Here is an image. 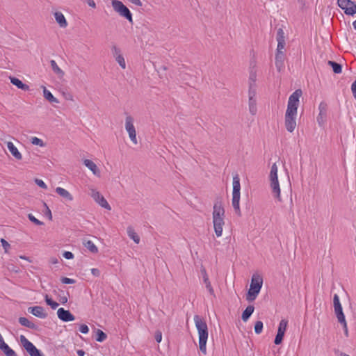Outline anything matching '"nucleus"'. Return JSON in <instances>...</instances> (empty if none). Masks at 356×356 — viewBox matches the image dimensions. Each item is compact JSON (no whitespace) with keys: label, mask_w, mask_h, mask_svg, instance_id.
Instances as JSON below:
<instances>
[{"label":"nucleus","mask_w":356,"mask_h":356,"mask_svg":"<svg viewBox=\"0 0 356 356\" xmlns=\"http://www.w3.org/2000/svg\"><path fill=\"white\" fill-rule=\"evenodd\" d=\"M83 163L85 166H86L90 170L92 171L94 175L97 177L100 176V171L98 169L97 165L90 159H84L83 161Z\"/></svg>","instance_id":"nucleus-18"},{"label":"nucleus","mask_w":356,"mask_h":356,"mask_svg":"<svg viewBox=\"0 0 356 356\" xmlns=\"http://www.w3.org/2000/svg\"><path fill=\"white\" fill-rule=\"evenodd\" d=\"M44 97L51 103H58V100L52 95V93L43 86Z\"/></svg>","instance_id":"nucleus-26"},{"label":"nucleus","mask_w":356,"mask_h":356,"mask_svg":"<svg viewBox=\"0 0 356 356\" xmlns=\"http://www.w3.org/2000/svg\"><path fill=\"white\" fill-rule=\"evenodd\" d=\"M225 216V209L222 203L217 201L213 205V222H222Z\"/></svg>","instance_id":"nucleus-10"},{"label":"nucleus","mask_w":356,"mask_h":356,"mask_svg":"<svg viewBox=\"0 0 356 356\" xmlns=\"http://www.w3.org/2000/svg\"><path fill=\"white\" fill-rule=\"evenodd\" d=\"M283 338H284V335L277 333V335L275 336V338L274 340L275 344H276V345L280 344L282 342Z\"/></svg>","instance_id":"nucleus-45"},{"label":"nucleus","mask_w":356,"mask_h":356,"mask_svg":"<svg viewBox=\"0 0 356 356\" xmlns=\"http://www.w3.org/2000/svg\"><path fill=\"white\" fill-rule=\"evenodd\" d=\"M337 4L347 15L353 16L356 14V3L351 0H337Z\"/></svg>","instance_id":"nucleus-7"},{"label":"nucleus","mask_w":356,"mask_h":356,"mask_svg":"<svg viewBox=\"0 0 356 356\" xmlns=\"http://www.w3.org/2000/svg\"><path fill=\"white\" fill-rule=\"evenodd\" d=\"M76 353L79 356H84L85 355V352L83 350H78Z\"/></svg>","instance_id":"nucleus-58"},{"label":"nucleus","mask_w":356,"mask_h":356,"mask_svg":"<svg viewBox=\"0 0 356 356\" xmlns=\"http://www.w3.org/2000/svg\"><path fill=\"white\" fill-rule=\"evenodd\" d=\"M256 79H257L256 72H251L250 74V77H249L250 86L251 84H254L257 87L256 83H255Z\"/></svg>","instance_id":"nucleus-41"},{"label":"nucleus","mask_w":356,"mask_h":356,"mask_svg":"<svg viewBox=\"0 0 356 356\" xmlns=\"http://www.w3.org/2000/svg\"><path fill=\"white\" fill-rule=\"evenodd\" d=\"M284 44H285L284 40H281L280 41H277V53H283L282 49L284 47Z\"/></svg>","instance_id":"nucleus-42"},{"label":"nucleus","mask_w":356,"mask_h":356,"mask_svg":"<svg viewBox=\"0 0 356 356\" xmlns=\"http://www.w3.org/2000/svg\"><path fill=\"white\" fill-rule=\"evenodd\" d=\"M254 311V307L253 305H249L245 309L243 312L241 318L242 320L245 322L247 321L250 316L252 314V313Z\"/></svg>","instance_id":"nucleus-25"},{"label":"nucleus","mask_w":356,"mask_h":356,"mask_svg":"<svg viewBox=\"0 0 356 356\" xmlns=\"http://www.w3.org/2000/svg\"><path fill=\"white\" fill-rule=\"evenodd\" d=\"M0 242L4 249V252L7 253L8 252L9 248H10V245L4 238H1Z\"/></svg>","instance_id":"nucleus-40"},{"label":"nucleus","mask_w":356,"mask_h":356,"mask_svg":"<svg viewBox=\"0 0 356 356\" xmlns=\"http://www.w3.org/2000/svg\"><path fill=\"white\" fill-rule=\"evenodd\" d=\"M96 334H97L96 341L98 342L104 341V340H106V339L107 337L106 334L101 330H97Z\"/></svg>","instance_id":"nucleus-36"},{"label":"nucleus","mask_w":356,"mask_h":356,"mask_svg":"<svg viewBox=\"0 0 356 356\" xmlns=\"http://www.w3.org/2000/svg\"><path fill=\"white\" fill-rule=\"evenodd\" d=\"M63 256L66 259H72L74 258V254L73 253H72L71 252H69V251H65L63 252Z\"/></svg>","instance_id":"nucleus-49"},{"label":"nucleus","mask_w":356,"mask_h":356,"mask_svg":"<svg viewBox=\"0 0 356 356\" xmlns=\"http://www.w3.org/2000/svg\"><path fill=\"white\" fill-rule=\"evenodd\" d=\"M233 191H232V207L236 213L240 212V197H241V184L240 179L236 175L233 177Z\"/></svg>","instance_id":"nucleus-4"},{"label":"nucleus","mask_w":356,"mask_h":356,"mask_svg":"<svg viewBox=\"0 0 356 356\" xmlns=\"http://www.w3.org/2000/svg\"><path fill=\"white\" fill-rule=\"evenodd\" d=\"M20 342L31 356H43L38 349L25 336L21 335Z\"/></svg>","instance_id":"nucleus-9"},{"label":"nucleus","mask_w":356,"mask_h":356,"mask_svg":"<svg viewBox=\"0 0 356 356\" xmlns=\"http://www.w3.org/2000/svg\"><path fill=\"white\" fill-rule=\"evenodd\" d=\"M127 234L130 238H131L136 243H139L140 242V236L138 234L134 231V229L131 227H128L127 228Z\"/></svg>","instance_id":"nucleus-30"},{"label":"nucleus","mask_w":356,"mask_h":356,"mask_svg":"<svg viewBox=\"0 0 356 356\" xmlns=\"http://www.w3.org/2000/svg\"><path fill=\"white\" fill-rule=\"evenodd\" d=\"M166 69H167V68H166V67H163L162 68V70L165 71V70H166ZM160 70H161V68L160 69Z\"/></svg>","instance_id":"nucleus-63"},{"label":"nucleus","mask_w":356,"mask_h":356,"mask_svg":"<svg viewBox=\"0 0 356 356\" xmlns=\"http://www.w3.org/2000/svg\"><path fill=\"white\" fill-rule=\"evenodd\" d=\"M19 323L24 327H26L28 328L32 329V330H37L38 326L34 323L30 321L27 318L25 317H20L19 318Z\"/></svg>","instance_id":"nucleus-22"},{"label":"nucleus","mask_w":356,"mask_h":356,"mask_svg":"<svg viewBox=\"0 0 356 356\" xmlns=\"http://www.w3.org/2000/svg\"><path fill=\"white\" fill-rule=\"evenodd\" d=\"M58 300L61 304L64 305L67 302V297L64 294L59 296Z\"/></svg>","instance_id":"nucleus-51"},{"label":"nucleus","mask_w":356,"mask_h":356,"mask_svg":"<svg viewBox=\"0 0 356 356\" xmlns=\"http://www.w3.org/2000/svg\"><path fill=\"white\" fill-rule=\"evenodd\" d=\"M7 147L11 154L17 160L22 159V154L19 152L16 146L10 141L6 143Z\"/></svg>","instance_id":"nucleus-19"},{"label":"nucleus","mask_w":356,"mask_h":356,"mask_svg":"<svg viewBox=\"0 0 356 356\" xmlns=\"http://www.w3.org/2000/svg\"><path fill=\"white\" fill-rule=\"evenodd\" d=\"M201 274L202 275L203 282L205 284V286L209 293L212 296H215L214 290L211 286V282L209 281V276L207 275V270L203 266H201L200 268Z\"/></svg>","instance_id":"nucleus-17"},{"label":"nucleus","mask_w":356,"mask_h":356,"mask_svg":"<svg viewBox=\"0 0 356 356\" xmlns=\"http://www.w3.org/2000/svg\"><path fill=\"white\" fill-rule=\"evenodd\" d=\"M162 339V334L161 332L157 331V343H159Z\"/></svg>","instance_id":"nucleus-57"},{"label":"nucleus","mask_w":356,"mask_h":356,"mask_svg":"<svg viewBox=\"0 0 356 356\" xmlns=\"http://www.w3.org/2000/svg\"><path fill=\"white\" fill-rule=\"evenodd\" d=\"M287 324H288V321L286 320H285V319L281 320L279 323V326H278V329H277V334H280L284 336V333L286 330Z\"/></svg>","instance_id":"nucleus-31"},{"label":"nucleus","mask_w":356,"mask_h":356,"mask_svg":"<svg viewBox=\"0 0 356 356\" xmlns=\"http://www.w3.org/2000/svg\"><path fill=\"white\" fill-rule=\"evenodd\" d=\"M35 184L40 188H43V189H47V184L43 181V180L42 179H35Z\"/></svg>","instance_id":"nucleus-44"},{"label":"nucleus","mask_w":356,"mask_h":356,"mask_svg":"<svg viewBox=\"0 0 356 356\" xmlns=\"http://www.w3.org/2000/svg\"><path fill=\"white\" fill-rule=\"evenodd\" d=\"M50 65L51 67L52 70L57 74L63 76V71L58 67L56 62L54 60H50Z\"/></svg>","instance_id":"nucleus-32"},{"label":"nucleus","mask_w":356,"mask_h":356,"mask_svg":"<svg viewBox=\"0 0 356 356\" xmlns=\"http://www.w3.org/2000/svg\"><path fill=\"white\" fill-rule=\"evenodd\" d=\"M263 330V323L260 321H258L255 323L254 325V332L256 334H260Z\"/></svg>","instance_id":"nucleus-39"},{"label":"nucleus","mask_w":356,"mask_h":356,"mask_svg":"<svg viewBox=\"0 0 356 356\" xmlns=\"http://www.w3.org/2000/svg\"><path fill=\"white\" fill-rule=\"evenodd\" d=\"M112 6L115 12L120 16L127 19L129 22H133L132 14L129 9L123 4V3L118 0L112 1Z\"/></svg>","instance_id":"nucleus-6"},{"label":"nucleus","mask_w":356,"mask_h":356,"mask_svg":"<svg viewBox=\"0 0 356 356\" xmlns=\"http://www.w3.org/2000/svg\"><path fill=\"white\" fill-rule=\"evenodd\" d=\"M30 141L33 145H38L41 147L45 146V143L43 142V140L40 138H38V137H31Z\"/></svg>","instance_id":"nucleus-35"},{"label":"nucleus","mask_w":356,"mask_h":356,"mask_svg":"<svg viewBox=\"0 0 356 356\" xmlns=\"http://www.w3.org/2000/svg\"><path fill=\"white\" fill-rule=\"evenodd\" d=\"M90 271H91L92 275L96 277H99L101 275V272L98 268H92L90 270Z\"/></svg>","instance_id":"nucleus-50"},{"label":"nucleus","mask_w":356,"mask_h":356,"mask_svg":"<svg viewBox=\"0 0 356 356\" xmlns=\"http://www.w3.org/2000/svg\"><path fill=\"white\" fill-rule=\"evenodd\" d=\"M284 53H277L275 56V65L279 71L281 70L284 64Z\"/></svg>","instance_id":"nucleus-29"},{"label":"nucleus","mask_w":356,"mask_h":356,"mask_svg":"<svg viewBox=\"0 0 356 356\" xmlns=\"http://www.w3.org/2000/svg\"><path fill=\"white\" fill-rule=\"evenodd\" d=\"M281 40H284V31L282 29H279L277 33V40L280 41Z\"/></svg>","instance_id":"nucleus-47"},{"label":"nucleus","mask_w":356,"mask_h":356,"mask_svg":"<svg viewBox=\"0 0 356 356\" xmlns=\"http://www.w3.org/2000/svg\"><path fill=\"white\" fill-rule=\"evenodd\" d=\"M19 258L22 259H24V260H26L29 262H31V260L29 257H26V256H19Z\"/></svg>","instance_id":"nucleus-60"},{"label":"nucleus","mask_w":356,"mask_h":356,"mask_svg":"<svg viewBox=\"0 0 356 356\" xmlns=\"http://www.w3.org/2000/svg\"><path fill=\"white\" fill-rule=\"evenodd\" d=\"M302 95L300 89L296 90L289 97L284 115V126L287 131L292 133L297 126L298 108Z\"/></svg>","instance_id":"nucleus-1"},{"label":"nucleus","mask_w":356,"mask_h":356,"mask_svg":"<svg viewBox=\"0 0 356 356\" xmlns=\"http://www.w3.org/2000/svg\"><path fill=\"white\" fill-rule=\"evenodd\" d=\"M353 26L355 30H356V19L353 22Z\"/></svg>","instance_id":"nucleus-61"},{"label":"nucleus","mask_w":356,"mask_h":356,"mask_svg":"<svg viewBox=\"0 0 356 356\" xmlns=\"http://www.w3.org/2000/svg\"><path fill=\"white\" fill-rule=\"evenodd\" d=\"M134 120L133 117L131 115H127L125 119V129L129 134V136L131 142L136 145L138 143V140L136 138V131L135 127L134 125Z\"/></svg>","instance_id":"nucleus-8"},{"label":"nucleus","mask_w":356,"mask_h":356,"mask_svg":"<svg viewBox=\"0 0 356 356\" xmlns=\"http://www.w3.org/2000/svg\"><path fill=\"white\" fill-rule=\"evenodd\" d=\"M90 196L95 200L96 203H97L101 207L111 210V207L108 203L107 200L104 198V197L97 190L92 188L90 190Z\"/></svg>","instance_id":"nucleus-11"},{"label":"nucleus","mask_w":356,"mask_h":356,"mask_svg":"<svg viewBox=\"0 0 356 356\" xmlns=\"http://www.w3.org/2000/svg\"><path fill=\"white\" fill-rule=\"evenodd\" d=\"M56 192L62 197L68 201H72L73 200V196L70 194V193L67 191L66 189L61 188V187H57L56 188Z\"/></svg>","instance_id":"nucleus-21"},{"label":"nucleus","mask_w":356,"mask_h":356,"mask_svg":"<svg viewBox=\"0 0 356 356\" xmlns=\"http://www.w3.org/2000/svg\"><path fill=\"white\" fill-rule=\"evenodd\" d=\"M129 1L136 6L142 5L140 0H129Z\"/></svg>","instance_id":"nucleus-56"},{"label":"nucleus","mask_w":356,"mask_h":356,"mask_svg":"<svg viewBox=\"0 0 356 356\" xmlns=\"http://www.w3.org/2000/svg\"><path fill=\"white\" fill-rule=\"evenodd\" d=\"M277 171H278V168H277V166L276 163H273L272 165V166H271V168H270L269 178H277V177H278V176H277Z\"/></svg>","instance_id":"nucleus-37"},{"label":"nucleus","mask_w":356,"mask_h":356,"mask_svg":"<svg viewBox=\"0 0 356 356\" xmlns=\"http://www.w3.org/2000/svg\"><path fill=\"white\" fill-rule=\"evenodd\" d=\"M44 300L47 305L50 306L51 309H56L58 307V303L56 301H54L47 294H45Z\"/></svg>","instance_id":"nucleus-34"},{"label":"nucleus","mask_w":356,"mask_h":356,"mask_svg":"<svg viewBox=\"0 0 356 356\" xmlns=\"http://www.w3.org/2000/svg\"><path fill=\"white\" fill-rule=\"evenodd\" d=\"M194 322L198 332L200 350L204 355H206V344L208 339V327L207 323L198 315L194 316Z\"/></svg>","instance_id":"nucleus-2"},{"label":"nucleus","mask_w":356,"mask_h":356,"mask_svg":"<svg viewBox=\"0 0 356 356\" xmlns=\"http://www.w3.org/2000/svg\"><path fill=\"white\" fill-rule=\"evenodd\" d=\"M270 181V188L272 190V193L273 194L274 197L277 199L279 201H281L280 197V187L278 181V177L277 178H269Z\"/></svg>","instance_id":"nucleus-15"},{"label":"nucleus","mask_w":356,"mask_h":356,"mask_svg":"<svg viewBox=\"0 0 356 356\" xmlns=\"http://www.w3.org/2000/svg\"><path fill=\"white\" fill-rule=\"evenodd\" d=\"M342 326H343V328L344 330V334L346 337L348 336V327H347V323H346V321H344L343 323H340Z\"/></svg>","instance_id":"nucleus-53"},{"label":"nucleus","mask_w":356,"mask_h":356,"mask_svg":"<svg viewBox=\"0 0 356 356\" xmlns=\"http://www.w3.org/2000/svg\"><path fill=\"white\" fill-rule=\"evenodd\" d=\"M263 284V279L259 275H253L251 280V284L250 289L248 291L246 296V300L248 302L254 301L258 294L260 292V290L262 287Z\"/></svg>","instance_id":"nucleus-3"},{"label":"nucleus","mask_w":356,"mask_h":356,"mask_svg":"<svg viewBox=\"0 0 356 356\" xmlns=\"http://www.w3.org/2000/svg\"><path fill=\"white\" fill-rule=\"evenodd\" d=\"M47 213H46V214H47V215H48V216H49V220H51L52 216H51V211L49 209V208H48V207H47Z\"/></svg>","instance_id":"nucleus-59"},{"label":"nucleus","mask_w":356,"mask_h":356,"mask_svg":"<svg viewBox=\"0 0 356 356\" xmlns=\"http://www.w3.org/2000/svg\"><path fill=\"white\" fill-rule=\"evenodd\" d=\"M339 356H350V355H347V354H346L344 353H341Z\"/></svg>","instance_id":"nucleus-62"},{"label":"nucleus","mask_w":356,"mask_h":356,"mask_svg":"<svg viewBox=\"0 0 356 356\" xmlns=\"http://www.w3.org/2000/svg\"><path fill=\"white\" fill-rule=\"evenodd\" d=\"M334 308V312L339 323H343L346 321L341 305H337Z\"/></svg>","instance_id":"nucleus-27"},{"label":"nucleus","mask_w":356,"mask_h":356,"mask_svg":"<svg viewBox=\"0 0 356 356\" xmlns=\"http://www.w3.org/2000/svg\"><path fill=\"white\" fill-rule=\"evenodd\" d=\"M145 49L147 51H149V52L151 51V49L149 50V47H145Z\"/></svg>","instance_id":"nucleus-64"},{"label":"nucleus","mask_w":356,"mask_h":356,"mask_svg":"<svg viewBox=\"0 0 356 356\" xmlns=\"http://www.w3.org/2000/svg\"><path fill=\"white\" fill-rule=\"evenodd\" d=\"M333 305H334V307H335L337 305H339V306L341 305V303H340L339 296L337 294H334V297H333Z\"/></svg>","instance_id":"nucleus-48"},{"label":"nucleus","mask_w":356,"mask_h":356,"mask_svg":"<svg viewBox=\"0 0 356 356\" xmlns=\"http://www.w3.org/2000/svg\"><path fill=\"white\" fill-rule=\"evenodd\" d=\"M111 53L113 56L115 58L116 62L119 64V65L122 68H126V62L122 54L120 48L117 47L116 45H113L111 47Z\"/></svg>","instance_id":"nucleus-13"},{"label":"nucleus","mask_w":356,"mask_h":356,"mask_svg":"<svg viewBox=\"0 0 356 356\" xmlns=\"http://www.w3.org/2000/svg\"><path fill=\"white\" fill-rule=\"evenodd\" d=\"M222 225L223 224H213V227L215 230V233L217 237H220L222 236Z\"/></svg>","instance_id":"nucleus-38"},{"label":"nucleus","mask_w":356,"mask_h":356,"mask_svg":"<svg viewBox=\"0 0 356 356\" xmlns=\"http://www.w3.org/2000/svg\"><path fill=\"white\" fill-rule=\"evenodd\" d=\"M327 104L322 102L318 105L319 113L316 118V121L319 127L324 128L327 122Z\"/></svg>","instance_id":"nucleus-12"},{"label":"nucleus","mask_w":356,"mask_h":356,"mask_svg":"<svg viewBox=\"0 0 356 356\" xmlns=\"http://www.w3.org/2000/svg\"><path fill=\"white\" fill-rule=\"evenodd\" d=\"M10 79L11 83L13 84L14 86H15L17 88L22 89L24 91L28 90L29 89V86L23 83L22 81L21 80H19V79H17L16 77H10Z\"/></svg>","instance_id":"nucleus-23"},{"label":"nucleus","mask_w":356,"mask_h":356,"mask_svg":"<svg viewBox=\"0 0 356 356\" xmlns=\"http://www.w3.org/2000/svg\"><path fill=\"white\" fill-rule=\"evenodd\" d=\"M248 111L252 115H255L257 113V89L254 84L249 86Z\"/></svg>","instance_id":"nucleus-5"},{"label":"nucleus","mask_w":356,"mask_h":356,"mask_svg":"<svg viewBox=\"0 0 356 356\" xmlns=\"http://www.w3.org/2000/svg\"><path fill=\"white\" fill-rule=\"evenodd\" d=\"M351 90L355 99H356V79L351 85Z\"/></svg>","instance_id":"nucleus-52"},{"label":"nucleus","mask_w":356,"mask_h":356,"mask_svg":"<svg viewBox=\"0 0 356 356\" xmlns=\"http://www.w3.org/2000/svg\"><path fill=\"white\" fill-rule=\"evenodd\" d=\"M54 17L56 22L61 28H65L67 26V22L64 15L60 12H56Z\"/></svg>","instance_id":"nucleus-20"},{"label":"nucleus","mask_w":356,"mask_h":356,"mask_svg":"<svg viewBox=\"0 0 356 356\" xmlns=\"http://www.w3.org/2000/svg\"><path fill=\"white\" fill-rule=\"evenodd\" d=\"M0 350L3 351L6 356H17L16 353L6 343L0 346Z\"/></svg>","instance_id":"nucleus-28"},{"label":"nucleus","mask_w":356,"mask_h":356,"mask_svg":"<svg viewBox=\"0 0 356 356\" xmlns=\"http://www.w3.org/2000/svg\"><path fill=\"white\" fill-rule=\"evenodd\" d=\"M28 312L33 316L42 319L47 318V313L41 306L31 307L28 309Z\"/></svg>","instance_id":"nucleus-16"},{"label":"nucleus","mask_w":356,"mask_h":356,"mask_svg":"<svg viewBox=\"0 0 356 356\" xmlns=\"http://www.w3.org/2000/svg\"><path fill=\"white\" fill-rule=\"evenodd\" d=\"M60 281L63 284H74L76 282L75 280L68 278V277H62L60 279Z\"/></svg>","instance_id":"nucleus-43"},{"label":"nucleus","mask_w":356,"mask_h":356,"mask_svg":"<svg viewBox=\"0 0 356 356\" xmlns=\"http://www.w3.org/2000/svg\"><path fill=\"white\" fill-rule=\"evenodd\" d=\"M86 2L90 7H92V8L96 7V3L93 0H86Z\"/></svg>","instance_id":"nucleus-55"},{"label":"nucleus","mask_w":356,"mask_h":356,"mask_svg":"<svg viewBox=\"0 0 356 356\" xmlns=\"http://www.w3.org/2000/svg\"><path fill=\"white\" fill-rule=\"evenodd\" d=\"M83 245L92 253L96 254L98 252V248L95 243L90 240H83Z\"/></svg>","instance_id":"nucleus-24"},{"label":"nucleus","mask_w":356,"mask_h":356,"mask_svg":"<svg viewBox=\"0 0 356 356\" xmlns=\"http://www.w3.org/2000/svg\"><path fill=\"white\" fill-rule=\"evenodd\" d=\"M57 316L63 322H70L75 319L74 316L69 310H65L64 308H59L57 310Z\"/></svg>","instance_id":"nucleus-14"},{"label":"nucleus","mask_w":356,"mask_h":356,"mask_svg":"<svg viewBox=\"0 0 356 356\" xmlns=\"http://www.w3.org/2000/svg\"><path fill=\"white\" fill-rule=\"evenodd\" d=\"M29 218L32 222H42L37 218H35L32 214H29Z\"/></svg>","instance_id":"nucleus-54"},{"label":"nucleus","mask_w":356,"mask_h":356,"mask_svg":"<svg viewBox=\"0 0 356 356\" xmlns=\"http://www.w3.org/2000/svg\"><path fill=\"white\" fill-rule=\"evenodd\" d=\"M328 65L332 67L333 72L336 74H340L342 71V67L340 64L334 61H328Z\"/></svg>","instance_id":"nucleus-33"},{"label":"nucleus","mask_w":356,"mask_h":356,"mask_svg":"<svg viewBox=\"0 0 356 356\" xmlns=\"http://www.w3.org/2000/svg\"><path fill=\"white\" fill-rule=\"evenodd\" d=\"M79 331L83 334H87L89 332V328L87 325L82 324L79 327Z\"/></svg>","instance_id":"nucleus-46"}]
</instances>
